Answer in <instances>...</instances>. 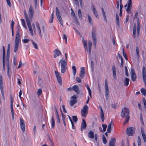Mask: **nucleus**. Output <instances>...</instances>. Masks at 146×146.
I'll return each mask as SVG.
<instances>
[{
  "label": "nucleus",
  "mask_w": 146,
  "mask_h": 146,
  "mask_svg": "<svg viewBox=\"0 0 146 146\" xmlns=\"http://www.w3.org/2000/svg\"><path fill=\"white\" fill-rule=\"evenodd\" d=\"M31 41L35 48L36 49H38V47L37 44L33 40H31Z\"/></svg>",
  "instance_id": "41"
},
{
  "label": "nucleus",
  "mask_w": 146,
  "mask_h": 146,
  "mask_svg": "<svg viewBox=\"0 0 146 146\" xmlns=\"http://www.w3.org/2000/svg\"><path fill=\"white\" fill-rule=\"evenodd\" d=\"M136 53L137 57V58L138 59H139V48L138 46H137L136 48Z\"/></svg>",
  "instance_id": "35"
},
{
  "label": "nucleus",
  "mask_w": 146,
  "mask_h": 146,
  "mask_svg": "<svg viewBox=\"0 0 146 146\" xmlns=\"http://www.w3.org/2000/svg\"><path fill=\"white\" fill-rule=\"evenodd\" d=\"M13 64L14 65H16L17 64V60L16 58L14 57L13 58Z\"/></svg>",
  "instance_id": "58"
},
{
  "label": "nucleus",
  "mask_w": 146,
  "mask_h": 146,
  "mask_svg": "<svg viewBox=\"0 0 146 146\" xmlns=\"http://www.w3.org/2000/svg\"><path fill=\"white\" fill-rule=\"evenodd\" d=\"M22 25L25 28H26V26L25 24V20L23 19H21Z\"/></svg>",
  "instance_id": "47"
},
{
  "label": "nucleus",
  "mask_w": 146,
  "mask_h": 146,
  "mask_svg": "<svg viewBox=\"0 0 146 146\" xmlns=\"http://www.w3.org/2000/svg\"><path fill=\"white\" fill-rule=\"evenodd\" d=\"M24 15L25 18L26 19V22H27L28 21H30V20L29 18L28 15L26 13V11L25 10L24 11Z\"/></svg>",
  "instance_id": "33"
},
{
  "label": "nucleus",
  "mask_w": 146,
  "mask_h": 146,
  "mask_svg": "<svg viewBox=\"0 0 146 146\" xmlns=\"http://www.w3.org/2000/svg\"><path fill=\"white\" fill-rule=\"evenodd\" d=\"M76 80L78 82L81 83V80L79 77H77L76 78Z\"/></svg>",
  "instance_id": "61"
},
{
  "label": "nucleus",
  "mask_w": 146,
  "mask_h": 146,
  "mask_svg": "<svg viewBox=\"0 0 146 146\" xmlns=\"http://www.w3.org/2000/svg\"><path fill=\"white\" fill-rule=\"evenodd\" d=\"M3 54V63H5V54Z\"/></svg>",
  "instance_id": "57"
},
{
  "label": "nucleus",
  "mask_w": 146,
  "mask_h": 146,
  "mask_svg": "<svg viewBox=\"0 0 146 146\" xmlns=\"http://www.w3.org/2000/svg\"><path fill=\"white\" fill-rule=\"evenodd\" d=\"M136 24L135 23L134 25L133 29V37L135 38L136 37Z\"/></svg>",
  "instance_id": "26"
},
{
  "label": "nucleus",
  "mask_w": 146,
  "mask_h": 146,
  "mask_svg": "<svg viewBox=\"0 0 146 146\" xmlns=\"http://www.w3.org/2000/svg\"><path fill=\"white\" fill-rule=\"evenodd\" d=\"M131 79L133 81H135L136 80L137 77L136 74L135 73V70L132 68H131Z\"/></svg>",
  "instance_id": "6"
},
{
  "label": "nucleus",
  "mask_w": 146,
  "mask_h": 146,
  "mask_svg": "<svg viewBox=\"0 0 146 146\" xmlns=\"http://www.w3.org/2000/svg\"><path fill=\"white\" fill-rule=\"evenodd\" d=\"M93 13L94 14V15H95V16H96V17L97 18H99V16L98 15L97 12L96 10H95L94 9V10L93 11Z\"/></svg>",
  "instance_id": "42"
},
{
  "label": "nucleus",
  "mask_w": 146,
  "mask_h": 146,
  "mask_svg": "<svg viewBox=\"0 0 146 146\" xmlns=\"http://www.w3.org/2000/svg\"><path fill=\"white\" fill-rule=\"evenodd\" d=\"M135 128L133 127H130L126 129V133L129 136H133L135 133Z\"/></svg>",
  "instance_id": "4"
},
{
  "label": "nucleus",
  "mask_w": 146,
  "mask_h": 146,
  "mask_svg": "<svg viewBox=\"0 0 146 146\" xmlns=\"http://www.w3.org/2000/svg\"><path fill=\"white\" fill-rule=\"evenodd\" d=\"M72 90L77 94H79L80 93V91L79 90V88L77 85H74L72 87Z\"/></svg>",
  "instance_id": "17"
},
{
  "label": "nucleus",
  "mask_w": 146,
  "mask_h": 146,
  "mask_svg": "<svg viewBox=\"0 0 146 146\" xmlns=\"http://www.w3.org/2000/svg\"><path fill=\"white\" fill-rule=\"evenodd\" d=\"M111 122L108 125V129H107V132L108 133H110L111 131Z\"/></svg>",
  "instance_id": "28"
},
{
  "label": "nucleus",
  "mask_w": 146,
  "mask_h": 146,
  "mask_svg": "<svg viewBox=\"0 0 146 146\" xmlns=\"http://www.w3.org/2000/svg\"><path fill=\"white\" fill-rule=\"evenodd\" d=\"M87 125L86 123V122L85 120L84 119H82V123L81 125V130L82 131L83 130L85 129Z\"/></svg>",
  "instance_id": "14"
},
{
  "label": "nucleus",
  "mask_w": 146,
  "mask_h": 146,
  "mask_svg": "<svg viewBox=\"0 0 146 146\" xmlns=\"http://www.w3.org/2000/svg\"><path fill=\"white\" fill-rule=\"evenodd\" d=\"M105 96L106 100L108 99L109 89L107 80L106 79L105 81Z\"/></svg>",
  "instance_id": "7"
},
{
  "label": "nucleus",
  "mask_w": 146,
  "mask_h": 146,
  "mask_svg": "<svg viewBox=\"0 0 146 146\" xmlns=\"http://www.w3.org/2000/svg\"><path fill=\"white\" fill-rule=\"evenodd\" d=\"M92 45V42L91 40H89L88 41V47L89 48V53L90 55V52L91 50V48Z\"/></svg>",
  "instance_id": "23"
},
{
  "label": "nucleus",
  "mask_w": 146,
  "mask_h": 146,
  "mask_svg": "<svg viewBox=\"0 0 146 146\" xmlns=\"http://www.w3.org/2000/svg\"><path fill=\"white\" fill-rule=\"evenodd\" d=\"M56 15L57 17L60 15L59 10L57 7L56 8Z\"/></svg>",
  "instance_id": "43"
},
{
  "label": "nucleus",
  "mask_w": 146,
  "mask_h": 146,
  "mask_svg": "<svg viewBox=\"0 0 146 146\" xmlns=\"http://www.w3.org/2000/svg\"><path fill=\"white\" fill-rule=\"evenodd\" d=\"M20 27L19 25L17 27V30L16 31V34L15 42L14 52H16L18 48V46L20 38L19 30Z\"/></svg>",
  "instance_id": "2"
},
{
  "label": "nucleus",
  "mask_w": 146,
  "mask_h": 146,
  "mask_svg": "<svg viewBox=\"0 0 146 146\" xmlns=\"http://www.w3.org/2000/svg\"><path fill=\"white\" fill-rule=\"evenodd\" d=\"M73 73L74 76L75 75L76 73V68L75 66H73L72 67Z\"/></svg>",
  "instance_id": "40"
},
{
  "label": "nucleus",
  "mask_w": 146,
  "mask_h": 146,
  "mask_svg": "<svg viewBox=\"0 0 146 146\" xmlns=\"http://www.w3.org/2000/svg\"><path fill=\"white\" fill-rule=\"evenodd\" d=\"M123 59L121 58V62L120 63V67H122L123 65Z\"/></svg>",
  "instance_id": "60"
},
{
  "label": "nucleus",
  "mask_w": 146,
  "mask_h": 146,
  "mask_svg": "<svg viewBox=\"0 0 146 146\" xmlns=\"http://www.w3.org/2000/svg\"><path fill=\"white\" fill-rule=\"evenodd\" d=\"M10 55L7 54L6 56V66H9V59Z\"/></svg>",
  "instance_id": "34"
},
{
  "label": "nucleus",
  "mask_w": 146,
  "mask_h": 146,
  "mask_svg": "<svg viewBox=\"0 0 146 146\" xmlns=\"http://www.w3.org/2000/svg\"><path fill=\"white\" fill-rule=\"evenodd\" d=\"M116 22L117 26H118V27H119V19L118 15L117 13H116Z\"/></svg>",
  "instance_id": "37"
},
{
  "label": "nucleus",
  "mask_w": 146,
  "mask_h": 146,
  "mask_svg": "<svg viewBox=\"0 0 146 146\" xmlns=\"http://www.w3.org/2000/svg\"><path fill=\"white\" fill-rule=\"evenodd\" d=\"M59 63L60 64L61 67V72L63 74L65 73L67 70V63L66 61L63 58L59 61Z\"/></svg>",
  "instance_id": "3"
},
{
  "label": "nucleus",
  "mask_w": 146,
  "mask_h": 146,
  "mask_svg": "<svg viewBox=\"0 0 146 146\" xmlns=\"http://www.w3.org/2000/svg\"><path fill=\"white\" fill-rule=\"evenodd\" d=\"M61 112L62 114V120L63 121H66V117L64 115L62 112L61 111Z\"/></svg>",
  "instance_id": "51"
},
{
  "label": "nucleus",
  "mask_w": 146,
  "mask_h": 146,
  "mask_svg": "<svg viewBox=\"0 0 146 146\" xmlns=\"http://www.w3.org/2000/svg\"><path fill=\"white\" fill-rule=\"evenodd\" d=\"M102 12L104 18L106 22H107L106 17L105 15V12L103 8H102Z\"/></svg>",
  "instance_id": "38"
},
{
  "label": "nucleus",
  "mask_w": 146,
  "mask_h": 146,
  "mask_svg": "<svg viewBox=\"0 0 146 146\" xmlns=\"http://www.w3.org/2000/svg\"><path fill=\"white\" fill-rule=\"evenodd\" d=\"M141 131L144 141L145 142H146V135L144 133V130L143 127L141 128Z\"/></svg>",
  "instance_id": "18"
},
{
  "label": "nucleus",
  "mask_w": 146,
  "mask_h": 146,
  "mask_svg": "<svg viewBox=\"0 0 146 146\" xmlns=\"http://www.w3.org/2000/svg\"><path fill=\"white\" fill-rule=\"evenodd\" d=\"M51 126L52 128H53L55 125V121L54 118V116H52L51 120Z\"/></svg>",
  "instance_id": "30"
},
{
  "label": "nucleus",
  "mask_w": 146,
  "mask_h": 146,
  "mask_svg": "<svg viewBox=\"0 0 146 146\" xmlns=\"http://www.w3.org/2000/svg\"><path fill=\"white\" fill-rule=\"evenodd\" d=\"M94 133L92 130H90L88 134V137L89 138L93 139L94 137Z\"/></svg>",
  "instance_id": "20"
},
{
  "label": "nucleus",
  "mask_w": 146,
  "mask_h": 146,
  "mask_svg": "<svg viewBox=\"0 0 146 146\" xmlns=\"http://www.w3.org/2000/svg\"><path fill=\"white\" fill-rule=\"evenodd\" d=\"M57 17L60 23L62 26H63V22L60 15Z\"/></svg>",
  "instance_id": "31"
},
{
  "label": "nucleus",
  "mask_w": 146,
  "mask_h": 146,
  "mask_svg": "<svg viewBox=\"0 0 146 146\" xmlns=\"http://www.w3.org/2000/svg\"><path fill=\"white\" fill-rule=\"evenodd\" d=\"M113 75L114 78H116V70L115 66H113L112 67Z\"/></svg>",
  "instance_id": "24"
},
{
  "label": "nucleus",
  "mask_w": 146,
  "mask_h": 146,
  "mask_svg": "<svg viewBox=\"0 0 146 146\" xmlns=\"http://www.w3.org/2000/svg\"><path fill=\"white\" fill-rule=\"evenodd\" d=\"M11 112L12 117L13 119H14V112L13 108V100L12 96H11Z\"/></svg>",
  "instance_id": "8"
},
{
  "label": "nucleus",
  "mask_w": 146,
  "mask_h": 146,
  "mask_svg": "<svg viewBox=\"0 0 146 146\" xmlns=\"http://www.w3.org/2000/svg\"><path fill=\"white\" fill-rule=\"evenodd\" d=\"M129 109L126 107H124L123 108L121 114L122 117L125 119L124 122V125L127 123L129 119Z\"/></svg>",
  "instance_id": "1"
},
{
  "label": "nucleus",
  "mask_w": 146,
  "mask_h": 146,
  "mask_svg": "<svg viewBox=\"0 0 146 146\" xmlns=\"http://www.w3.org/2000/svg\"><path fill=\"white\" fill-rule=\"evenodd\" d=\"M10 44H9L8 45L7 54L10 55Z\"/></svg>",
  "instance_id": "44"
},
{
  "label": "nucleus",
  "mask_w": 146,
  "mask_h": 146,
  "mask_svg": "<svg viewBox=\"0 0 146 146\" xmlns=\"http://www.w3.org/2000/svg\"><path fill=\"white\" fill-rule=\"evenodd\" d=\"M137 143L138 146H141V138L139 136H138L137 137Z\"/></svg>",
  "instance_id": "46"
},
{
  "label": "nucleus",
  "mask_w": 146,
  "mask_h": 146,
  "mask_svg": "<svg viewBox=\"0 0 146 146\" xmlns=\"http://www.w3.org/2000/svg\"><path fill=\"white\" fill-rule=\"evenodd\" d=\"M85 73V68L84 67H82L81 68V70L80 71V72L79 74V76L80 77L83 78L84 76V74Z\"/></svg>",
  "instance_id": "16"
},
{
  "label": "nucleus",
  "mask_w": 146,
  "mask_h": 146,
  "mask_svg": "<svg viewBox=\"0 0 146 146\" xmlns=\"http://www.w3.org/2000/svg\"><path fill=\"white\" fill-rule=\"evenodd\" d=\"M92 36L93 40H96V30L94 29H93L92 30Z\"/></svg>",
  "instance_id": "22"
},
{
  "label": "nucleus",
  "mask_w": 146,
  "mask_h": 146,
  "mask_svg": "<svg viewBox=\"0 0 146 146\" xmlns=\"http://www.w3.org/2000/svg\"><path fill=\"white\" fill-rule=\"evenodd\" d=\"M102 127L103 128V132H105L106 130L107 125L106 124H102Z\"/></svg>",
  "instance_id": "49"
},
{
  "label": "nucleus",
  "mask_w": 146,
  "mask_h": 146,
  "mask_svg": "<svg viewBox=\"0 0 146 146\" xmlns=\"http://www.w3.org/2000/svg\"><path fill=\"white\" fill-rule=\"evenodd\" d=\"M56 118H57V121L59 123H60V119L59 115L56 116Z\"/></svg>",
  "instance_id": "64"
},
{
  "label": "nucleus",
  "mask_w": 146,
  "mask_h": 146,
  "mask_svg": "<svg viewBox=\"0 0 146 146\" xmlns=\"http://www.w3.org/2000/svg\"><path fill=\"white\" fill-rule=\"evenodd\" d=\"M42 90L40 88L37 91V94L38 96H39L42 93Z\"/></svg>",
  "instance_id": "52"
},
{
  "label": "nucleus",
  "mask_w": 146,
  "mask_h": 146,
  "mask_svg": "<svg viewBox=\"0 0 146 146\" xmlns=\"http://www.w3.org/2000/svg\"><path fill=\"white\" fill-rule=\"evenodd\" d=\"M14 22L13 21V20H12L11 21V29H13L14 28Z\"/></svg>",
  "instance_id": "56"
},
{
  "label": "nucleus",
  "mask_w": 146,
  "mask_h": 146,
  "mask_svg": "<svg viewBox=\"0 0 146 146\" xmlns=\"http://www.w3.org/2000/svg\"><path fill=\"white\" fill-rule=\"evenodd\" d=\"M20 124L21 129L23 132L24 133L25 131V125L24 121L21 118L20 119Z\"/></svg>",
  "instance_id": "10"
},
{
  "label": "nucleus",
  "mask_w": 146,
  "mask_h": 146,
  "mask_svg": "<svg viewBox=\"0 0 146 146\" xmlns=\"http://www.w3.org/2000/svg\"><path fill=\"white\" fill-rule=\"evenodd\" d=\"M61 53L58 49H55L54 51V58H56L57 56L61 55Z\"/></svg>",
  "instance_id": "15"
},
{
  "label": "nucleus",
  "mask_w": 146,
  "mask_h": 146,
  "mask_svg": "<svg viewBox=\"0 0 146 146\" xmlns=\"http://www.w3.org/2000/svg\"><path fill=\"white\" fill-rule=\"evenodd\" d=\"M1 94L2 95V96L3 98V99H5L4 96V91L3 90V89L1 90Z\"/></svg>",
  "instance_id": "62"
},
{
  "label": "nucleus",
  "mask_w": 146,
  "mask_h": 146,
  "mask_svg": "<svg viewBox=\"0 0 146 146\" xmlns=\"http://www.w3.org/2000/svg\"><path fill=\"white\" fill-rule=\"evenodd\" d=\"M88 107L85 105L81 110V115L82 116L86 117L88 112Z\"/></svg>",
  "instance_id": "5"
},
{
  "label": "nucleus",
  "mask_w": 146,
  "mask_h": 146,
  "mask_svg": "<svg viewBox=\"0 0 146 146\" xmlns=\"http://www.w3.org/2000/svg\"><path fill=\"white\" fill-rule=\"evenodd\" d=\"M115 139L113 137L111 138L109 141V146H115Z\"/></svg>",
  "instance_id": "12"
},
{
  "label": "nucleus",
  "mask_w": 146,
  "mask_h": 146,
  "mask_svg": "<svg viewBox=\"0 0 146 146\" xmlns=\"http://www.w3.org/2000/svg\"><path fill=\"white\" fill-rule=\"evenodd\" d=\"M34 11L31 5L29 9V15L30 18L32 19L34 15Z\"/></svg>",
  "instance_id": "11"
},
{
  "label": "nucleus",
  "mask_w": 146,
  "mask_h": 146,
  "mask_svg": "<svg viewBox=\"0 0 146 146\" xmlns=\"http://www.w3.org/2000/svg\"><path fill=\"white\" fill-rule=\"evenodd\" d=\"M78 15L79 17L81 19L82 18V13L80 9H79L78 11Z\"/></svg>",
  "instance_id": "45"
},
{
  "label": "nucleus",
  "mask_w": 146,
  "mask_h": 146,
  "mask_svg": "<svg viewBox=\"0 0 146 146\" xmlns=\"http://www.w3.org/2000/svg\"><path fill=\"white\" fill-rule=\"evenodd\" d=\"M132 0H128V1L127 4V5H130L132 6Z\"/></svg>",
  "instance_id": "54"
},
{
  "label": "nucleus",
  "mask_w": 146,
  "mask_h": 146,
  "mask_svg": "<svg viewBox=\"0 0 146 146\" xmlns=\"http://www.w3.org/2000/svg\"><path fill=\"white\" fill-rule=\"evenodd\" d=\"M72 118L73 121L74 122H76L78 121V118L76 116H72Z\"/></svg>",
  "instance_id": "50"
},
{
  "label": "nucleus",
  "mask_w": 146,
  "mask_h": 146,
  "mask_svg": "<svg viewBox=\"0 0 146 146\" xmlns=\"http://www.w3.org/2000/svg\"><path fill=\"white\" fill-rule=\"evenodd\" d=\"M82 41L84 46V47L85 49V53L88 52V49L87 46V41L84 40L83 38L82 40Z\"/></svg>",
  "instance_id": "19"
},
{
  "label": "nucleus",
  "mask_w": 146,
  "mask_h": 146,
  "mask_svg": "<svg viewBox=\"0 0 146 146\" xmlns=\"http://www.w3.org/2000/svg\"><path fill=\"white\" fill-rule=\"evenodd\" d=\"M102 140H103V142L104 144H106L107 143V140L106 139V138L105 136L104 135H103L102 136Z\"/></svg>",
  "instance_id": "48"
},
{
  "label": "nucleus",
  "mask_w": 146,
  "mask_h": 146,
  "mask_svg": "<svg viewBox=\"0 0 146 146\" xmlns=\"http://www.w3.org/2000/svg\"><path fill=\"white\" fill-rule=\"evenodd\" d=\"M55 74L56 77L58 82L60 85H62V79L59 73L56 71L55 72Z\"/></svg>",
  "instance_id": "9"
},
{
  "label": "nucleus",
  "mask_w": 146,
  "mask_h": 146,
  "mask_svg": "<svg viewBox=\"0 0 146 146\" xmlns=\"http://www.w3.org/2000/svg\"><path fill=\"white\" fill-rule=\"evenodd\" d=\"M63 38L64 39H65V43L66 44L67 43V36L66 34H64L63 35Z\"/></svg>",
  "instance_id": "53"
},
{
  "label": "nucleus",
  "mask_w": 146,
  "mask_h": 146,
  "mask_svg": "<svg viewBox=\"0 0 146 146\" xmlns=\"http://www.w3.org/2000/svg\"><path fill=\"white\" fill-rule=\"evenodd\" d=\"M30 40L28 39H24L22 40V41L23 43H27Z\"/></svg>",
  "instance_id": "55"
},
{
  "label": "nucleus",
  "mask_w": 146,
  "mask_h": 146,
  "mask_svg": "<svg viewBox=\"0 0 146 146\" xmlns=\"http://www.w3.org/2000/svg\"><path fill=\"white\" fill-rule=\"evenodd\" d=\"M142 74H143V78H145L146 75V69L145 66H143V69H142Z\"/></svg>",
  "instance_id": "29"
},
{
  "label": "nucleus",
  "mask_w": 146,
  "mask_h": 146,
  "mask_svg": "<svg viewBox=\"0 0 146 146\" xmlns=\"http://www.w3.org/2000/svg\"><path fill=\"white\" fill-rule=\"evenodd\" d=\"M111 106V107L114 109H117L119 107V105L117 103L112 104Z\"/></svg>",
  "instance_id": "32"
},
{
  "label": "nucleus",
  "mask_w": 146,
  "mask_h": 146,
  "mask_svg": "<svg viewBox=\"0 0 146 146\" xmlns=\"http://www.w3.org/2000/svg\"><path fill=\"white\" fill-rule=\"evenodd\" d=\"M129 79L127 78H125L123 81V84L125 86H127L129 84Z\"/></svg>",
  "instance_id": "21"
},
{
  "label": "nucleus",
  "mask_w": 146,
  "mask_h": 146,
  "mask_svg": "<svg viewBox=\"0 0 146 146\" xmlns=\"http://www.w3.org/2000/svg\"><path fill=\"white\" fill-rule=\"evenodd\" d=\"M62 108L63 110V111L64 113H66L67 112V111L65 109V106L64 105H62Z\"/></svg>",
  "instance_id": "59"
},
{
  "label": "nucleus",
  "mask_w": 146,
  "mask_h": 146,
  "mask_svg": "<svg viewBox=\"0 0 146 146\" xmlns=\"http://www.w3.org/2000/svg\"><path fill=\"white\" fill-rule=\"evenodd\" d=\"M88 19L89 22L91 25H92L93 22L91 17L89 14L88 15Z\"/></svg>",
  "instance_id": "39"
},
{
  "label": "nucleus",
  "mask_w": 146,
  "mask_h": 146,
  "mask_svg": "<svg viewBox=\"0 0 146 146\" xmlns=\"http://www.w3.org/2000/svg\"><path fill=\"white\" fill-rule=\"evenodd\" d=\"M27 26L29 28V31L30 32V33L31 34V35L32 36H33V31L32 29V27L31 26V22L30 21H28L27 22Z\"/></svg>",
  "instance_id": "13"
},
{
  "label": "nucleus",
  "mask_w": 146,
  "mask_h": 146,
  "mask_svg": "<svg viewBox=\"0 0 146 146\" xmlns=\"http://www.w3.org/2000/svg\"><path fill=\"white\" fill-rule=\"evenodd\" d=\"M141 92L142 94L145 96H146V90L143 88L141 89Z\"/></svg>",
  "instance_id": "36"
},
{
  "label": "nucleus",
  "mask_w": 146,
  "mask_h": 146,
  "mask_svg": "<svg viewBox=\"0 0 146 146\" xmlns=\"http://www.w3.org/2000/svg\"><path fill=\"white\" fill-rule=\"evenodd\" d=\"M140 23L139 20L138 19L137 21V35H139V33L140 29Z\"/></svg>",
  "instance_id": "25"
},
{
  "label": "nucleus",
  "mask_w": 146,
  "mask_h": 146,
  "mask_svg": "<svg viewBox=\"0 0 146 146\" xmlns=\"http://www.w3.org/2000/svg\"><path fill=\"white\" fill-rule=\"evenodd\" d=\"M7 2V5L10 7H11V5L10 3L9 0H6Z\"/></svg>",
  "instance_id": "63"
},
{
  "label": "nucleus",
  "mask_w": 146,
  "mask_h": 146,
  "mask_svg": "<svg viewBox=\"0 0 146 146\" xmlns=\"http://www.w3.org/2000/svg\"><path fill=\"white\" fill-rule=\"evenodd\" d=\"M70 106H72L74 104L76 103L77 102V100H72L70 101Z\"/></svg>",
  "instance_id": "27"
}]
</instances>
